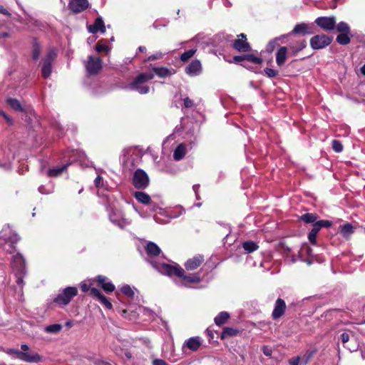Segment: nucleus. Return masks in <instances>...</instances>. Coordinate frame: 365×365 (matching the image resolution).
Wrapping results in <instances>:
<instances>
[{
	"mask_svg": "<svg viewBox=\"0 0 365 365\" xmlns=\"http://www.w3.org/2000/svg\"><path fill=\"white\" fill-rule=\"evenodd\" d=\"M153 78L154 74L152 73H141L129 85V88L138 91L140 94H146L149 92L150 88L143 84Z\"/></svg>",
	"mask_w": 365,
	"mask_h": 365,
	"instance_id": "1",
	"label": "nucleus"
},
{
	"mask_svg": "<svg viewBox=\"0 0 365 365\" xmlns=\"http://www.w3.org/2000/svg\"><path fill=\"white\" fill-rule=\"evenodd\" d=\"M153 266L161 274L170 277L173 276L182 277L183 269L178 264L172 265L167 263L153 264Z\"/></svg>",
	"mask_w": 365,
	"mask_h": 365,
	"instance_id": "2",
	"label": "nucleus"
},
{
	"mask_svg": "<svg viewBox=\"0 0 365 365\" xmlns=\"http://www.w3.org/2000/svg\"><path fill=\"white\" fill-rule=\"evenodd\" d=\"M9 353L15 355L16 359L26 363L35 364L42 361V357L37 352L31 350L23 352L19 349H11Z\"/></svg>",
	"mask_w": 365,
	"mask_h": 365,
	"instance_id": "3",
	"label": "nucleus"
},
{
	"mask_svg": "<svg viewBox=\"0 0 365 365\" xmlns=\"http://www.w3.org/2000/svg\"><path fill=\"white\" fill-rule=\"evenodd\" d=\"M78 294V289L76 287H68L63 289L62 292L53 299V303L59 306L68 304L72 299Z\"/></svg>",
	"mask_w": 365,
	"mask_h": 365,
	"instance_id": "4",
	"label": "nucleus"
},
{
	"mask_svg": "<svg viewBox=\"0 0 365 365\" xmlns=\"http://www.w3.org/2000/svg\"><path fill=\"white\" fill-rule=\"evenodd\" d=\"M132 183L136 189L145 190L150 184V178L143 170L138 168L133 173Z\"/></svg>",
	"mask_w": 365,
	"mask_h": 365,
	"instance_id": "5",
	"label": "nucleus"
},
{
	"mask_svg": "<svg viewBox=\"0 0 365 365\" xmlns=\"http://www.w3.org/2000/svg\"><path fill=\"white\" fill-rule=\"evenodd\" d=\"M333 41V37L326 34L315 35L310 39V46L314 50H319L329 46Z\"/></svg>",
	"mask_w": 365,
	"mask_h": 365,
	"instance_id": "6",
	"label": "nucleus"
},
{
	"mask_svg": "<svg viewBox=\"0 0 365 365\" xmlns=\"http://www.w3.org/2000/svg\"><path fill=\"white\" fill-rule=\"evenodd\" d=\"M103 61L100 57L89 56L85 64L87 73L90 76L97 75L102 69Z\"/></svg>",
	"mask_w": 365,
	"mask_h": 365,
	"instance_id": "7",
	"label": "nucleus"
},
{
	"mask_svg": "<svg viewBox=\"0 0 365 365\" xmlns=\"http://www.w3.org/2000/svg\"><path fill=\"white\" fill-rule=\"evenodd\" d=\"M336 18L331 16H320L315 19L314 23L324 31H332L336 27Z\"/></svg>",
	"mask_w": 365,
	"mask_h": 365,
	"instance_id": "8",
	"label": "nucleus"
},
{
	"mask_svg": "<svg viewBox=\"0 0 365 365\" xmlns=\"http://www.w3.org/2000/svg\"><path fill=\"white\" fill-rule=\"evenodd\" d=\"M238 38L234 40L232 46L239 52H248L251 51L252 47L247 41L246 34L242 33L237 35Z\"/></svg>",
	"mask_w": 365,
	"mask_h": 365,
	"instance_id": "9",
	"label": "nucleus"
},
{
	"mask_svg": "<svg viewBox=\"0 0 365 365\" xmlns=\"http://www.w3.org/2000/svg\"><path fill=\"white\" fill-rule=\"evenodd\" d=\"M89 6L88 0H70L68 8L74 14L86 10Z\"/></svg>",
	"mask_w": 365,
	"mask_h": 365,
	"instance_id": "10",
	"label": "nucleus"
},
{
	"mask_svg": "<svg viewBox=\"0 0 365 365\" xmlns=\"http://www.w3.org/2000/svg\"><path fill=\"white\" fill-rule=\"evenodd\" d=\"M93 282H97V285L101 287L106 293L113 292L115 289L111 281L103 275H98L94 278Z\"/></svg>",
	"mask_w": 365,
	"mask_h": 365,
	"instance_id": "11",
	"label": "nucleus"
},
{
	"mask_svg": "<svg viewBox=\"0 0 365 365\" xmlns=\"http://www.w3.org/2000/svg\"><path fill=\"white\" fill-rule=\"evenodd\" d=\"M287 305L284 299L278 298L274 304V307L272 313V318L274 320L279 319L285 313Z\"/></svg>",
	"mask_w": 365,
	"mask_h": 365,
	"instance_id": "12",
	"label": "nucleus"
},
{
	"mask_svg": "<svg viewBox=\"0 0 365 365\" xmlns=\"http://www.w3.org/2000/svg\"><path fill=\"white\" fill-rule=\"evenodd\" d=\"M314 32L311 30V27L309 24L305 23L297 24L294 26L293 30L287 34V36L292 35H311Z\"/></svg>",
	"mask_w": 365,
	"mask_h": 365,
	"instance_id": "13",
	"label": "nucleus"
},
{
	"mask_svg": "<svg viewBox=\"0 0 365 365\" xmlns=\"http://www.w3.org/2000/svg\"><path fill=\"white\" fill-rule=\"evenodd\" d=\"M202 71V65L199 60L195 59L191 61L185 68V73L190 76L199 75Z\"/></svg>",
	"mask_w": 365,
	"mask_h": 365,
	"instance_id": "14",
	"label": "nucleus"
},
{
	"mask_svg": "<svg viewBox=\"0 0 365 365\" xmlns=\"http://www.w3.org/2000/svg\"><path fill=\"white\" fill-rule=\"evenodd\" d=\"M12 266L20 274L24 273L26 269V262L21 254L17 253L13 257Z\"/></svg>",
	"mask_w": 365,
	"mask_h": 365,
	"instance_id": "15",
	"label": "nucleus"
},
{
	"mask_svg": "<svg viewBox=\"0 0 365 365\" xmlns=\"http://www.w3.org/2000/svg\"><path fill=\"white\" fill-rule=\"evenodd\" d=\"M204 262V257L202 255H196L192 258L187 259L184 266L187 270H194L198 268Z\"/></svg>",
	"mask_w": 365,
	"mask_h": 365,
	"instance_id": "16",
	"label": "nucleus"
},
{
	"mask_svg": "<svg viewBox=\"0 0 365 365\" xmlns=\"http://www.w3.org/2000/svg\"><path fill=\"white\" fill-rule=\"evenodd\" d=\"M88 30L91 34H97L100 31L102 34L106 32L104 21L101 17L95 19L93 24L88 26Z\"/></svg>",
	"mask_w": 365,
	"mask_h": 365,
	"instance_id": "17",
	"label": "nucleus"
},
{
	"mask_svg": "<svg viewBox=\"0 0 365 365\" xmlns=\"http://www.w3.org/2000/svg\"><path fill=\"white\" fill-rule=\"evenodd\" d=\"M91 297L98 299L107 309H111L113 308L111 302L98 289L93 288L91 290Z\"/></svg>",
	"mask_w": 365,
	"mask_h": 365,
	"instance_id": "18",
	"label": "nucleus"
},
{
	"mask_svg": "<svg viewBox=\"0 0 365 365\" xmlns=\"http://www.w3.org/2000/svg\"><path fill=\"white\" fill-rule=\"evenodd\" d=\"M202 342L198 336H193L186 340L183 344V349L187 347L192 351H196L201 346Z\"/></svg>",
	"mask_w": 365,
	"mask_h": 365,
	"instance_id": "19",
	"label": "nucleus"
},
{
	"mask_svg": "<svg viewBox=\"0 0 365 365\" xmlns=\"http://www.w3.org/2000/svg\"><path fill=\"white\" fill-rule=\"evenodd\" d=\"M179 278L182 279V282L184 284H191V283H200L202 281V279L199 274H185V270L183 269V274L182 277H179Z\"/></svg>",
	"mask_w": 365,
	"mask_h": 365,
	"instance_id": "20",
	"label": "nucleus"
},
{
	"mask_svg": "<svg viewBox=\"0 0 365 365\" xmlns=\"http://www.w3.org/2000/svg\"><path fill=\"white\" fill-rule=\"evenodd\" d=\"M288 55V48L286 46H281L276 53V63L277 66H282L284 64Z\"/></svg>",
	"mask_w": 365,
	"mask_h": 365,
	"instance_id": "21",
	"label": "nucleus"
},
{
	"mask_svg": "<svg viewBox=\"0 0 365 365\" xmlns=\"http://www.w3.org/2000/svg\"><path fill=\"white\" fill-rule=\"evenodd\" d=\"M307 47V41L305 39H302L296 43L295 45L289 46V54L292 56H295L297 54Z\"/></svg>",
	"mask_w": 365,
	"mask_h": 365,
	"instance_id": "22",
	"label": "nucleus"
},
{
	"mask_svg": "<svg viewBox=\"0 0 365 365\" xmlns=\"http://www.w3.org/2000/svg\"><path fill=\"white\" fill-rule=\"evenodd\" d=\"M332 225V222L327 220H317L312 225V228L310 231L318 234L320 230L323 227H330Z\"/></svg>",
	"mask_w": 365,
	"mask_h": 365,
	"instance_id": "23",
	"label": "nucleus"
},
{
	"mask_svg": "<svg viewBox=\"0 0 365 365\" xmlns=\"http://www.w3.org/2000/svg\"><path fill=\"white\" fill-rule=\"evenodd\" d=\"M145 250L147 255L152 257L158 256L161 252L160 247L153 242H149L146 245Z\"/></svg>",
	"mask_w": 365,
	"mask_h": 365,
	"instance_id": "24",
	"label": "nucleus"
},
{
	"mask_svg": "<svg viewBox=\"0 0 365 365\" xmlns=\"http://www.w3.org/2000/svg\"><path fill=\"white\" fill-rule=\"evenodd\" d=\"M340 234L344 238H349L354 232V227L350 222H346L339 226Z\"/></svg>",
	"mask_w": 365,
	"mask_h": 365,
	"instance_id": "25",
	"label": "nucleus"
},
{
	"mask_svg": "<svg viewBox=\"0 0 365 365\" xmlns=\"http://www.w3.org/2000/svg\"><path fill=\"white\" fill-rule=\"evenodd\" d=\"M240 332L241 331L237 329L227 327L223 329L220 335V338L221 339H225L227 337L235 336L240 334Z\"/></svg>",
	"mask_w": 365,
	"mask_h": 365,
	"instance_id": "26",
	"label": "nucleus"
},
{
	"mask_svg": "<svg viewBox=\"0 0 365 365\" xmlns=\"http://www.w3.org/2000/svg\"><path fill=\"white\" fill-rule=\"evenodd\" d=\"M135 198L144 205H149L151 202V198L149 195L140 191H135L133 193Z\"/></svg>",
	"mask_w": 365,
	"mask_h": 365,
	"instance_id": "27",
	"label": "nucleus"
},
{
	"mask_svg": "<svg viewBox=\"0 0 365 365\" xmlns=\"http://www.w3.org/2000/svg\"><path fill=\"white\" fill-rule=\"evenodd\" d=\"M319 215L316 213H305L299 217V220L306 224H314L317 221Z\"/></svg>",
	"mask_w": 365,
	"mask_h": 365,
	"instance_id": "28",
	"label": "nucleus"
},
{
	"mask_svg": "<svg viewBox=\"0 0 365 365\" xmlns=\"http://www.w3.org/2000/svg\"><path fill=\"white\" fill-rule=\"evenodd\" d=\"M6 103L15 111H18V112H24L25 111L24 108L21 106V103L16 98H8L6 99Z\"/></svg>",
	"mask_w": 365,
	"mask_h": 365,
	"instance_id": "29",
	"label": "nucleus"
},
{
	"mask_svg": "<svg viewBox=\"0 0 365 365\" xmlns=\"http://www.w3.org/2000/svg\"><path fill=\"white\" fill-rule=\"evenodd\" d=\"M186 153V146L183 143H180L177 146L173 153V158L175 160L182 159Z\"/></svg>",
	"mask_w": 365,
	"mask_h": 365,
	"instance_id": "30",
	"label": "nucleus"
},
{
	"mask_svg": "<svg viewBox=\"0 0 365 365\" xmlns=\"http://www.w3.org/2000/svg\"><path fill=\"white\" fill-rule=\"evenodd\" d=\"M230 315L227 312H220L214 319L215 323L217 326H221L225 324L227 320L230 319Z\"/></svg>",
	"mask_w": 365,
	"mask_h": 365,
	"instance_id": "31",
	"label": "nucleus"
},
{
	"mask_svg": "<svg viewBox=\"0 0 365 365\" xmlns=\"http://www.w3.org/2000/svg\"><path fill=\"white\" fill-rule=\"evenodd\" d=\"M41 47L37 39L35 38L32 44V58L37 61L41 54Z\"/></svg>",
	"mask_w": 365,
	"mask_h": 365,
	"instance_id": "32",
	"label": "nucleus"
},
{
	"mask_svg": "<svg viewBox=\"0 0 365 365\" xmlns=\"http://www.w3.org/2000/svg\"><path fill=\"white\" fill-rule=\"evenodd\" d=\"M243 249L248 253L253 252L258 250V245L252 240L245 241L242 243Z\"/></svg>",
	"mask_w": 365,
	"mask_h": 365,
	"instance_id": "33",
	"label": "nucleus"
},
{
	"mask_svg": "<svg viewBox=\"0 0 365 365\" xmlns=\"http://www.w3.org/2000/svg\"><path fill=\"white\" fill-rule=\"evenodd\" d=\"M317 349H309L306 351V353L303 355L300 359L302 360V362L306 365L314 357V356L317 354Z\"/></svg>",
	"mask_w": 365,
	"mask_h": 365,
	"instance_id": "34",
	"label": "nucleus"
},
{
	"mask_svg": "<svg viewBox=\"0 0 365 365\" xmlns=\"http://www.w3.org/2000/svg\"><path fill=\"white\" fill-rule=\"evenodd\" d=\"M153 71L160 78H165L172 74L171 71L165 67H154Z\"/></svg>",
	"mask_w": 365,
	"mask_h": 365,
	"instance_id": "35",
	"label": "nucleus"
},
{
	"mask_svg": "<svg viewBox=\"0 0 365 365\" xmlns=\"http://www.w3.org/2000/svg\"><path fill=\"white\" fill-rule=\"evenodd\" d=\"M349 33H342L339 34L336 38V41L340 45H347L350 43L351 39L349 36Z\"/></svg>",
	"mask_w": 365,
	"mask_h": 365,
	"instance_id": "36",
	"label": "nucleus"
},
{
	"mask_svg": "<svg viewBox=\"0 0 365 365\" xmlns=\"http://www.w3.org/2000/svg\"><path fill=\"white\" fill-rule=\"evenodd\" d=\"M52 72V64L49 63H44L41 69V75L43 78H47L50 76Z\"/></svg>",
	"mask_w": 365,
	"mask_h": 365,
	"instance_id": "37",
	"label": "nucleus"
},
{
	"mask_svg": "<svg viewBox=\"0 0 365 365\" xmlns=\"http://www.w3.org/2000/svg\"><path fill=\"white\" fill-rule=\"evenodd\" d=\"M245 61L251 62L255 64H262L263 60L262 58L257 57L252 53H247L244 54Z\"/></svg>",
	"mask_w": 365,
	"mask_h": 365,
	"instance_id": "38",
	"label": "nucleus"
},
{
	"mask_svg": "<svg viewBox=\"0 0 365 365\" xmlns=\"http://www.w3.org/2000/svg\"><path fill=\"white\" fill-rule=\"evenodd\" d=\"M68 166V165L66 164V165L61 166V168L49 169L48 175L51 177H57L60 174H61L65 170H66Z\"/></svg>",
	"mask_w": 365,
	"mask_h": 365,
	"instance_id": "39",
	"label": "nucleus"
},
{
	"mask_svg": "<svg viewBox=\"0 0 365 365\" xmlns=\"http://www.w3.org/2000/svg\"><path fill=\"white\" fill-rule=\"evenodd\" d=\"M120 291L124 295L127 296L130 299H133L134 297L135 292L130 287V286L128 284L123 286L120 289Z\"/></svg>",
	"mask_w": 365,
	"mask_h": 365,
	"instance_id": "40",
	"label": "nucleus"
},
{
	"mask_svg": "<svg viewBox=\"0 0 365 365\" xmlns=\"http://www.w3.org/2000/svg\"><path fill=\"white\" fill-rule=\"evenodd\" d=\"M61 329H62V326L61 324H53L47 326L45 328V331L48 333L57 334L61 330Z\"/></svg>",
	"mask_w": 365,
	"mask_h": 365,
	"instance_id": "41",
	"label": "nucleus"
},
{
	"mask_svg": "<svg viewBox=\"0 0 365 365\" xmlns=\"http://www.w3.org/2000/svg\"><path fill=\"white\" fill-rule=\"evenodd\" d=\"M336 30L340 34L342 33H350V27L349 25L344 21L339 22L337 25L336 24Z\"/></svg>",
	"mask_w": 365,
	"mask_h": 365,
	"instance_id": "42",
	"label": "nucleus"
},
{
	"mask_svg": "<svg viewBox=\"0 0 365 365\" xmlns=\"http://www.w3.org/2000/svg\"><path fill=\"white\" fill-rule=\"evenodd\" d=\"M196 52V49H190L185 51L180 55V60L183 62L187 61L191 57L194 56Z\"/></svg>",
	"mask_w": 365,
	"mask_h": 365,
	"instance_id": "43",
	"label": "nucleus"
},
{
	"mask_svg": "<svg viewBox=\"0 0 365 365\" xmlns=\"http://www.w3.org/2000/svg\"><path fill=\"white\" fill-rule=\"evenodd\" d=\"M57 54L54 49H51L48 51L46 58L43 60L44 63H49L50 64H52V62L56 58Z\"/></svg>",
	"mask_w": 365,
	"mask_h": 365,
	"instance_id": "44",
	"label": "nucleus"
},
{
	"mask_svg": "<svg viewBox=\"0 0 365 365\" xmlns=\"http://www.w3.org/2000/svg\"><path fill=\"white\" fill-rule=\"evenodd\" d=\"M350 334H351V336H354L353 332L351 331L349 332H343L340 335V339L343 344L344 347H345V348H348V346L346 345V344L350 339Z\"/></svg>",
	"mask_w": 365,
	"mask_h": 365,
	"instance_id": "45",
	"label": "nucleus"
},
{
	"mask_svg": "<svg viewBox=\"0 0 365 365\" xmlns=\"http://www.w3.org/2000/svg\"><path fill=\"white\" fill-rule=\"evenodd\" d=\"M332 149L336 152L340 153L343 150V145L338 140H333L331 142Z\"/></svg>",
	"mask_w": 365,
	"mask_h": 365,
	"instance_id": "46",
	"label": "nucleus"
},
{
	"mask_svg": "<svg viewBox=\"0 0 365 365\" xmlns=\"http://www.w3.org/2000/svg\"><path fill=\"white\" fill-rule=\"evenodd\" d=\"M102 41L103 40L98 41L95 46L96 51L98 53L107 52L109 50V48L107 45L101 43Z\"/></svg>",
	"mask_w": 365,
	"mask_h": 365,
	"instance_id": "47",
	"label": "nucleus"
},
{
	"mask_svg": "<svg viewBox=\"0 0 365 365\" xmlns=\"http://www.w3.org/2000/svg\"><path fill=\"white\" fill-rule=\"evenodd\" d=\"M264 72L269 78H274L279 73L278 71L269 68H264Z\"/></svg>",
	"mask_w": 365,
	"mask_h": 365,
	"instance_id": "48",
	"label": "nucleus"
},
{
	"mask_svg": "<svg viewBox=\"0 0 365 365\" xmlns=\"http://www.w3.org/2000/svg\"><path fill=\"white\" fill-rule=\"evenodd\" d=\"M245 61V56L244 54L241 56H235L232 59V63L240 64L242 66L247 68V66L242 63V62Z\"/></svg>",
	"mask_w": 365,
	"mask_h": 365,
	"instance_id": "49",
	"label": "nucleus"
},
{
	"mask_svg": "<svg viewBox=\"0 0 365 365\" xmlns=\"http://www.w3.org/2000/svg\"><path fill=\"white\" fill-rule=\"evenodd\" d=\"M93 284H87L86 283H83L81 285V289L83 292L87 293L88 292V294L91 296V290L93 287H91V285Z\"/></svg>",
	"mask_w": 365,
	"mask_h": 365,
	"instance_id": "50",
	"label": "nucleus"
},
{
	"mask_svg": "<svg viewBox=\"0 0 365 365\" xmlns=\"http://www.w3.org/2000/svg\"><path fill=\"white\" fill-rule=\"evenodd\" d=\"M317 233H314L312 231H310L308 234L309 241L313 245H317Z\"/></svg>",
	"mask_w": 365,
	"mask_h": 365,
	"instance_id": "51",
	"label": "nucleus"
},
{
	"mask_svg": "<svg viewBox=\"0 0 365 365\" xmlns=\"http://www.w3.org/2000/svg\"><path fill=\"white\" fill-rule=\"evenodd\" d=\"M94 184L98 188L102 187L103 185V178L101 175H98L94 180Z\"/></svg>",
	"mask_w": 365,
	"mask_h": 365,
	"instance_id": "52",
	"label": "nucleus"
},
{
	"mask_svg": "<svg viewBox=\"0 0 365 365\" xmlns=\"http://www.w3.org/2000/svg\"><path fill=\"white\" fill-rule=\"evenodd\" d=\"M194 106V102L189 97L184 98V106L187 108H192Z\"/></svg>",
	"mask_w": 365,
	"mask_h": 365,
	"instance_id": "53",
	"label": "nucleus"
},
{
	"mask_svg": "<svg viewBox=\"0 0 365 365\" xmlns=\"http://www.w3.org/2000/svg\"><path fill=\"white\" fill-rule=\"evenodd\" d=\"M153 365H168V364L163 359H155L152 362Z\"/></svg>",
	"mask_w": 365,
	"mask_h": 365,
	"instance_id": "54",
	"label": "nucleus"
},
{
	"mask_svg": "<svg viewBox=\"0 0 365 365\" xmlns=\"http://www.w3.org/2000/svg\"><path fill=\"white\" fill-rule=\"evenodd\" d=\"M300 360L299 356L294 357L289 360V364L290 365H299Z\"/></svg>",
	"mask_w": 365,
	"mask_h": 365,
	"instance_id": "55",
	"label": "nucleus"
},
{
	"mask_svg": "<svg viewBox=\"0 0 365 365\" xmlns=\"http://www.w3.org/2000/svg\"><path fill=\"white\" fill-rule=\"evenodd\" d=\"M120 218H121V214H120V213L118 215V218H113V214H110V220H111L113 223H115V224H118H118L120 223Z\"/></svg>",
	"mask_w": 365,
	"mask_h": 365,
	"instance_id": "56",
	"label": "nucleus"
},
{
	"mask_svg": "<svg viewBox=\"0 0 365 365\" xmlns=\"http://www.w3.org/2000/svg\"><path fill=\"white\" fill-rule=\"evenodd\" d=\"M160 57H161L160 54H154V55L150 56L146 61H155V60L160 58Z\"/></svg>",
	"mask_w": 365,
	"mask_h": 365,
	"instance_id": "57",
	"label": "nucleus"
},
{
	"mask_svg": "<svg viewBox=\"0 0 365 365\" xmlns=\"http://www.w3.org/2000/svg\"><path fill=\"white\" fill-rule=\"evenodd\" d=\"M0 13L8 16H11V14L3 6H0Z\"/></svg>",
	"mask_w": 365,
	"mask_h": 365,
	"instance_id": "58",
	"label": "nucleus"
},
{
	"mask_svg": "<svg viewBox=\"0 0 365 365\" xmlns=\"http://www.w3.org/2000/svg\"><path fill=\"white\" fill-rule=\"evenodd\" d=\"M30 350L29 346L27 344H21L20 351L26 352Z\"/></svg>",
	"mask_w": 365,
	"mask_h": 365,
	"instance_id": "59",
	"label": "nucleus"
},
{
	"mask_svg": "<svg viewBox=\"0 0 365 365\" xmlns=\"http://www.w3.org/2000/svg\"><path fill=\"white\" fill-rule=\"evenodd\" d=\"M207 335L209 336L210 337V339H213L214 337V334L212 332V330H210V329H207Z\"/></svg>",
	"mask_w": 365,
	"mask_h": 365,
	"instance_id": "60",
	"label": "nucleus"
},
{
	"mask_svg": "<svg viewBox=\"0 0 365 365\" xmlns=\"http://www.w3.org/2000/svg\"><path fill=\"white\" fill-rule=\"evenodd\" d=\"M4 119L7 121V123L9 125L13 124V120H12L11 118H10L8 115H6V117H4Z\"/></svg>",
	"mask_w": 365,
	"mask_h": 365,
	"instance_id": "61",
	"label": "nucleus"
},
{
	"mask_svg": "<svg viewBox=\"0 0 365 365\" xmlns=\"http://www.w3.org/2000/svg\"><path fill=\"white\" fill-rule=\"evenodd\" d=\"M138 51L141 53H143V52H145L146 51V47L145 46H140L139 48H138Z\"/></svg>",
	"mask_w": 365,
	"mask_h": 365,
	"instance_id": "62",
	"label": "nucleus"
},
{
	"mask_svg": "<svg viewBox=\"0 0 365 365\" xmlns=\"http://www.w3.org/2000/svg\"><path fill=\"white\" fill-rule=\"evenodd\" d=\"M361 73L365 76V63L360 68Z\"/></svg>",
	"mask_w": 365,
	"mask_h": 365,
	"instance_id": "63",
	"label": "nucleus"
},
{
	"mask_svg": "<svg viewBox=\"0 0 365 365\" xmlns=\"http://www.w3.org/2000/svg\"><path fill=\"white\" fill-rule=\"evenodd\" d=\"M9 36V34L6 32H3V33L0 34L1 38H6V37H8Z\"/></svg>",
	"mask_w": 365,
	"mask_h": 365,
	"instance_id": "64",
	"label": "nucleus"
}]
</instances>
